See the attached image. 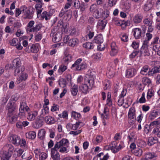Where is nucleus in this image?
Returning a JSON list of instances; mask_svg holds the SVG:
<instances>
[{"mask_svg": "<svg viewBox=\"0 0 160 160\" xmlns=\"http://www.w3.org/2000/svg\"><path fill=\"white\" fill-rule=\"evenodd\" d=\"M64 41V43H66L68 42L69 45L73 47L78 45L79 42V40L76 38L70 39L68 35H67L65 37Z\"/></svg>", "mask_w": 160, "mask_h": 160, "instance_id": "20e7f679", "label": "nucleus"}, {"mask_svg": "<svg viewBox=\"0 0 160 160\" xmlns=\"http://www.w3.org/2000/svg\"><path fill=\"white\" fill-rule=\"evenodd\" d=\"M136 70L133 68L127 69L126 72V76L127 78H131L134 76L136 73Z\"/></svg>", "mask_w": 160, "mask_h": 160, "instance_id": "f8f14e48", "label": "nucleus"}, {"mask_svg": "<svg viewBox=\"0 0 160 160\" xmlns=\"http://www.w3.org/2000/svg\"><path fill=\"white\" fill-rule=\"evenodd\" d=\"M121 39L122 41L127 42L128 40V36L126 35V34H124L122 35L121 38Z\"/></svg>", "mask_w": 160, "mask_h": 160, "instance_id": "774afa93", "label": "nucleus"}, {"mask_svg": "<svg viewBox=\"0 0 160 160\" xmlns=\"http://www.w3.org/2000/svg\"><path fill=\"white\" fill-rule=\"evenodd\" d=\"M12 155V153L9 152L4 153L2 157V160H9Z\"/></svg>", "mask_w": 160, "mask_h": 160, "instance_id": "c85d7f7f", "label": "nucleus"}, {"mask_svg": "<svg viewBox=\"0 0 160 160\" xmlns=\"http://www.w3.org/2000/svg\"><path fill=\"white\" fill-rule=\"evenodd\" d=\"M124 102V98L119 97V98L118 101V105L119 106H122Z\"/></svg>", "mask_w": 160, "mask_h": 160, "instance_id": "bf43d9fd", "label": "nucleus"}, {"mask_svg": "<svg viewBox=\"0 0 160 160\" xmlns=\"http://www.w3.org/2000/svg\"><path fill=\"white\" fill-rule=\"evenodd\" d=\"M81 3L78 0H75L74 2V7L77 9H79Z\"/></svg>", "mask_w": 160, "mask_h": 160, "instance_id": "5fc2aeb1", "label": "nucleus"}, {"mask_svg": "<svg viewBox=\"0 0 160 160\" xmlns=\"http://www.w3.org/2000/svg\"><path fill=\"white\" fill-rule=\"evenodd\" d=\"M26 105L27 104L25 102H22L20 103L19 112L18 114L19 116H21L22 117H24L25 116L26 113L24 112V108Z\"/></svg>", "mask_w": 160, "mask_h": 160, "instance_id": "9b49d317", "label": "nucleus"}, {"mask_svg": "<svg viewBox=\"0 0 160 160\" xmlns=\"http://www.w3.org/2000/svg\"><path fill=\"white\" fill-rule=\"evenodd\" d=\"M154 95V91L152 89H149L147 94V98L148 99H150Z\"/></svg>", "mask_w": 160, "mask_h": 160, "instance_id": "de8ad7c7", "label": "nucleus"}, {"mask_svg": "<svg viewBox=\"0 0 160 160\" xmlns=\"http://www.w3.org/2000/svg\"><path fill=\"white\" fill-rule=\"evenodd\" d=\"M18 115V113L7 114V120L10 123H14L17 121Z\"/></svg>", "mask_w": 160, "mask_h": 160, "instance_id": "39448f33", "label": "nucleus"}, {"mask_svg": "<svg viewBox=\"0 0 160 160\" xmlns=\"http://www.w3.org/2000/svg\"><path fill=\"white\" fill-rule=\"evenodd\" d=\"M27 78L28 74L26 72H23L22 73H21L18 79V83H19L22 81H25L27 79Z\"/></svg>", "mask_w": 160, "mask_h": 160, "instance_id": "393cba45", "label": "nucleus"}, {"mask_svg": "<svg viewBox=\"0 0 160 160\" xmlns=\"http://www.w3.org/2000/svg\"><path fill=\"white\" fill-rule=\"evenodd\" d=\"M143 18V16L141 14H137L134 17L133 20L135 23H140Z\"/></svg>", "mask_w": 160, "mask_h": 160, "instance_id": "b1692460", "label": "nucleus"}, {"mask_svg": "<svg viewBox=\"0 0 160 160\" xmlns=\"http://www.w3.org/2000/svg\"><path fill=\"white\" fill-rule=\"evenodd\" d=\"M36 136V133L34 131L29 132L26 134V137L30 139H34Z\"/></svg>", "mask_w": 160, "mask_h": 160, "instance_id": "a878e982", "label": "nucleus"}, {"mask_svg": "<svg viewBox=\"0 0 160 160\" xmlns=\"http://www.w3.org/2000/svg\"><path fill=\"white\" fill-rule=\"evenodd\" d=\"M112 146L110 145V148L112 152L114 153L118 152L120 149V148L117 147V142L116 141H113L112 143Z\"/></svg>", "mask_w": 160, "mask_h": 160, "instance_id": "6ab92c4d", "label": "nucleus"}, {"mask_svg": "<svg viewBox=\"0 0 160 160\" xmlns=\"http://www.w3.org/2000/svg\"><path fill=\"white\" fill-rule=\"evenodd\" d=\"M6 110L7 111V114L18 113V107L15 101L10 99L6 107Z\"/></svg>", "mask_w": 160, "mask_h": 160, "instance_id": "f03ea898", "label": "nucleus"}, {"mask_svg": "<svg viewBox=\"0 0 160 160\" xmlns=\"http://www.w3.org/2000/svg\"><path fill=\"white\" fill-rule=\"evenodd\" d=\"M78 86L77 85H74L71 89V92L72 94L74 96H76L78 92Z\"/></svg>", "mask_w": 160, "mask_h": 160, "instance_id": "c756f323", "label": "nucleus"}, {"mask_svg": "<svg viewBox=\"0 0 160 160\" xmlns=\"http://www.w3.org/2000/svg\"><path fill=\"white\" fill-rule=\"evenodd\" d=\"M158 73H160V66H156L153 68L151 71L148 72V75L153 76Z\"/></svg>", "mask_w": 160, "mask_h": 160, "instance_id": "ddd939ff", "label": "nucleus"}, {"mask_svg": "<svg viewBox=\"0 0 160 160\" xmlns=\"http://www.w3.org/2000/svg\"><path fill=\"white\" fill-rule=\"evenodd\" d=\"M117 2V0H108V4L110 7H112L115 5Z\"/></svg>", "mask_w": 160, "mask_h": 160, "instance_id": "4d7b16f0", "label": "nucleus"}, {"mask_svg": "<svg viewBox=\"0 0 160 160\" xmlns=\"http://www.w3.org/2000/svg\"><path fill=\"white\" fill-rule=\"evenodd\" d=\"M111 50L110 52V54L112 56L115 55L118 52V48L116 46L115 42H112L111 45Z\"/></svg>", "mask_w": 160, "mask_h": 160, "instance_id": "4468645a", "label": "nucleus"}, {"mask_svg": "<svg viewBox=\"0 0 160 160\" xmlns=\"http://www.w3.org/2000/svg\"><path fill=\"white\" fill-rule=\"evenodd\" d=\"M42 35L41 33H38L35 36V40L37 42L40 41L42 38Z\"/></svg>", "mask_w": 160, "mask_h": 160, "instance_id": "0e129e2a", "label": "nucleus"}, {"mask_svg": "<svg viewBox=\"0 0 160 160\" xmlns=\"http://www.w3.org/2000/svg\"><path fill=\"white\" fill-rule=\"evenodd\" d=\"M42 27V25L41 24H38L34 26L33 27L31 28H27V30L28 32H37L39 31Z\"/></svg>", "mask_w": 160, "mask_h": 160, "instance_id": "f3484780", "label": "nucleus"}, {"mask_svg": "<svg viewBox=\"0 0 160 160\" xmlns=\"http://www.w3.org/2000/svg\"><path fill=\"white\" fill-rule=\"evenodd\" d=\"M28 118L31 121L33 120L38 115V112L36 111L32 112H28Z\"/></svg>", "mask_w": 160, "mask_h": 160, "instance_id": "5701e85b", "label": "nucleus"}, {"mask_svg": "<svg viewBox=\"0 0 160 160\" xmlns=\"http://www.w3.org/2000/svg\"><path fill=\"white\" fill-rule=\"evenodd\" d=\"M146 35L147 37V40H145L144 41H148H148H149L152 38V34H151L149 32H147L146 33Z\"/></svg>", "mask_w": 160, "mask_h": 160, "instance_id": "e2e57ef3", "label": "nucleus"}, {"mask_svg": "<svg viewBox=\"0 0 160 160\" xmlns=\"http://www.w3.org/2000/svg\"><path fill=\"white\" fill-rule=\"evenodd\" d=\"M47 157L46 153L42 152L39 155V159L40 160H44L47 158Z\"/></svg>", "mask_w": 160, "mask_h": 160, "instance_id": "6e6d98bb", "label": "nucleus"}, {"mask_svg": "<svg viewBox=\"0 0 160 160\" xmlns=\"http://www.w3.org/2000/svg\"><path fill=\"white\" fill-rule=\"evenodd\" d=\"M145 158L142 160H151L152 158H153L156 157L155 154L153 153L150 152H148L145 155Z\"/></svg>", "mask_w": 160, "mask_h": 160, "instance_id": "bb28decb", "label": "nucleus"}, {"mask_svg": "<svg viewBox=\"0 0 160 160\" xmlns=\"http://www.w3.org/2000/svg\"><path fill=\"white\" fill-rule=\"evenodd\" d=\"M46 131L44 130H41L38 133V137L41 140H44L45 138Z\"/></svg>", "mask_w": 160, "mask_h": 160, "instance_id": "72a5a7b5", "label": "nucleus"}, {"mask_svg": "<svg viewBox=\"0 0 160 160\" xmlns=\"http://www.w3.org/2000/svg\"><path fill=\"white\" fill-rule=\"evenodd\" d=\"M128 118L132 120V122L135 120V109L134 107H131L129 110L128 113Z\"/></svg>", "mask_w": 160, "mask_h": 160, "instance_id": "1a4fd4ad", "label": "nucleus"}, {"mask_svg": "<svg viewBox=\"0 0 160 160\" xmlns=\"http://www.w3.org/2000/svg\"><path fill=\"white\" fill-rule=\"evenodd\" d=\"M51 157L53 160H60V155L58 152H57V153L55 155L52 156Z\"/></svg>", "mask_w": 160, "mask_h": 160, "instance_id": "052dcab7", "label": "nucleus"}, {"mask_svg": "<svg viewBox=\"0 0 160 160\" xmlns=\"http://www.w3.org/2000/svg\"><path fill=\"white\" fill-rule=\"evenodd\" d=\"M95 77L93 75H88L85 79L86 84H82L79 87V90L84 94L87 93L89 89H91L93 87Z\"/></svg>", "mask_w": 160, "mask_h": 160, "instance_id": "f257e3e1", "label": "nucleus"}, {"mask_svg": "<svg viewBox=\"0 0 160 160\" xmlns=\"http://www.w3.org/2000/svg\"><path fill=\"white\" fill-rule=\"evenodd\" d=\"M9 141L13 144L18 146L20 144L21 140L18 135L11 134L9 137Z\"/></svg>", "mask_w": 160, "mask_h": 160, "instance_id": "423d86ee", "label": "nucleus"}, {"mask_svg": "<svg viewBox=\"0 0 160 160\" xmlns=\"http://www.w3.org/2000/svg\"><path fill=\"white\" fill-rule=\"evenodd\" d=\"M143 22L144 24L148 26L152 25V21L148 18L145 19L143 21Z\"/></svg>", "mask_w": 160, "mask_h": 160, "instance_id": "09e8293b", "label": "nucleus"}, {"mask_svg": "<svg viewBox=\"0 0 160 160\" xmlns=\"http://www.w3.org/2000/svg\"><path fill=\"white\" fill-rule=\"evenodd\" d=\"M86 8V4L84 2H81L80 6L79 9L82 12H83L85 11Z\"/></svg>", "mask_w": 160, "mask_h": 160, "instance_id": "338daca9", "label": "nucleus"}, {"mask_svg": "<svg viewBox=\"0 0 160 160\" xmlns=\"http://www.w3.org/2000/svg\"><path fill=\"white\" fill-rule=\"evenodd\" d=\"M81 123H82V126L84 125V124L82 122H77L76 123L72 124V129L73 130H76L78 128L79 126L80 125Z\"/></svg>", "mask_w": 160, "mask_h": 160, "instance_id": "e433bc0d", "label": "nucleus"}, {"mask_svg": "<svg viewBox=\"0 0 160 160\" xmlns=\"http://www.w3.org/2000/svg\"><path fill=\"white\" fill-rule=\"evenodd\" d=\"M82 61V59L81 58L78 59L73 64L71 67V68H75V70H76L79 66V64Z\"/></svg>", "mask_w": 160, "mask_h": 160, "instance_id": "a19ab883", "label": "nucleus"}, {"mask_svg": "<svg viewBox=\"0 0 160 160\" xmlns=\"http://www.w3.org/2000/svg\"><path fill=\"white\" fill-rule=\"evenodd\" d=\"M10 43V44L13 46H16L19 42L17 39L16 38H13L12 40L11 41L9 42Z\"/></svg>", "mask_w": 160, "mask_h": 160, "instance_id": "603ef678", "label": "nucleus"}, {"mask_svg": "<svg viewBox=\"0 0 160 160\" xmlns=\"http://www.w3.org/2000/svg\"><path fill=\"white\" fill-rule=\"evenodd\" d=\"M148 41H144L142 45L141 48V49L143 50V51L146 50L148 49Z\"/></svg>", "mask_w": 160, "mask_h": 160, "instance_id": "8fccbe9b", "label": "nucleus"}, {"mask_svg": "<svg viewBox=\"0 0 160 160\" xmlns=\"http://www.w3.org/2000/svg\"><path fill=\"white\" fill-rule=\"evenodd\" d=\"M133 32V35L136 39H138L141 38L144 35V32H143L141 29L139 28H136L132 30Z\"/></svg>", "mask_w": 160, "mask_h": 160, "instance_id": "0eeeda50", "label": "nucleus"}, {"mask_svg": "<svg viewBox=\"0 0 160 160\" xmlns=\"http://www.w3.org/2000/svg\"><path fill=\"white\" fill-rule=\"evenodd\" d=\"M45 120L46 123L48 125L54 124L56 122L54 118L51 116H46L45 118Z\"/></svg>", "mask_w": 160, "mask_h": 160, "instance_id": "2eb2a0df", "label": "nucleus"}, {"mask_svg": "<svg viewBox=\"0 0 160 160\" xmlns=\"http://www.w3.org/2000/svg\"><path fill=\"white\" fill-rule=\"evenodd\" d=\"M160 112L158 110H154L151 112L149 118L150 119L152 120L156 117H160Z\"/></svg>", "mask_w": 160, "mask_h": 160, "instance_id": "dca6fc26", "label": "nucleus"}, {"mask_svg": "<svg viewBox=\"0 0 160 160\" xmlns=\"http://www.w3.org/2000/svg\"><path fill=\"white\" fill-rule=\"evenodd\" d=\"M68 114L67 111H63L62 113L59 114L58 116L60 118H68Z\"/></svg>", "mask_w": 160, "mask_h": 160, "instance_id": "3c124183", "label": "nucleus"}, {"mask_svg": "<svg viewBox=\"0 0 160 160\" xmlns=\"http://www.w3.org/2000/svg\"><path fill=\"white\" fill-rule=\"evenodd\" d=\"M43 117L41 116H38L36 120L34 127L37 128L41 127L43 125Z\"/></svg>", "mask_w": 160, "mask_h": 160, "instance_id": "6e6552de", "label": "nucleus"}, {"mask_svg": "<svg viewBox=\"0 0 160 160\" xmlns=\"http://www.w3.org/2000/svg\"><path fill=\"white\" fill-rule=\"evenodd\" d=\"M149 69L148 66H145L140 71V73L141 74L143 75H145L147 74L148 73V72L151 70H149L148 72Z\"/></svg>", "mask_w": 160, "mask_h": 160, "instance_id": "473e14b6", "label": "nucleus"}, {"mask_svg": "<svg viewBox=\"0 0 160 160\" xmlns=\"http://www.w3.org/2000/svg\"><path fill=\"white\" fill-rule=\"evenodd\" d=\"M67 69V67L64 64H62L60 66L58 70V72L60 74H62L64 71Z\"/></svg>", "mask_w": 160, "mask_h": 160, "instance_id": "4c0bfd02", "label": "nucleus"}, {"mask_svg": "<svg viewBox=\"0 0 160 160\" xmlns=\"http://www.w3.org/2000/svg\"><path fill=\"white\" fill-rule=\"evenodd\" d=\"M107 23V21L105 19H103L102 20H99L97 26V28L101 30H103Z\"/></svg>", "mask_w": 160, "mask_h": 160, "instance_id": "9d476101", "label": "nucleus"}, {"mask_svg": "<svg viewBox=\"0 0 160 160\" xmlns=\"http://www.w3.org/2000/svg\"><path fill=\"white\" fill-rule=\"evenodd\" d=\"M59 34V36H58V33H56L55 35L53 36V41H54L55 42H59V41L60 38L59 37H60V34Z\"/></svg>", "mask_w": 160, "mask_h": 160, "instance_id": "680f3d73", "label": "nucleus"}, {"mask_svg": "<svg viewBox=\"0 0 160 160\" xmlns=\"http://www.w3.org/2000/svg\"><path fill=\"white\" fill-rule=\"evenodd\" d=\"M139 52V51L134 50L129 55V57L130 58H134L138 54Z\"/></svg>", "mask_w": 160, "mask_h": 160, "instance_id": "864d4df0", "label": "nucleus"}, {"mask_svg": "<svg viewBox=\"0 0 160 160\" xmlns=\"http://www.w3.org/2000/svg\"><path fill=\"white\" fill-rule=\"evenodd\" d=\"M68 143V141L67 139L63 138L59 142H57L55 144V148L58 147L59 148L61 146L67 145Z\"/></svg>", "mask_w": 160, "mask_h": 160, "instance_id": "a211bd4d", "label": "nucleus"}, {"mask_svg": "<svg viewBox=\"0 0 160 160\" xmlns=\"http://www.w3.org/2000/svg\"><path fill=\"white\" fill-rule=\"evenodd\" d=\"M158 139L156 137H150L148 140L147 144L149 146H151L158 142Z\"/></svg>", "mask_w": 160, "mask_h": 160, "instance_id": "4be33fe9", "label": "nucleus"}, {"mask_svg": "<svg viewBox=\"0 0 160 160\" xmlns=\"http://www.w3.org/2000/svg\"><path fill=\"white\" fill-rule=\"evenodd\" d=\"M153 6V4L151 1L149 2L144 5V11H148L150 10Z\"/></svg>", "mask_w": 160, "mask_h": 160, "instance_id": "7c9ffc66", "label": "nucleus"}, {"mask_svg": "<svg viewBox=\"0 0 160 160\" xmlns=\"http://www.w3.org/2000/svg\"><path fill=\"white\" fill-rule=\"evenodd\" d=\"M132 47L135 49H137L139 47V43L138 42L133 41L132 44Z\"/></svg>", "mask_w": 160, "mask_h": 160, "instance_id": "13d9d810", "label": "nucleus"}, {"mask_svg": "<svg viewBox=\"0 0 160 160\" xmlns=\"http://www.w3.org/2000/svg\"><path fill=\"white\" fill-rule=\"evenodd\" d=\"M39 50L38 46L36 45L33 44L30 46V51L34 53H37Z\"/></svg>", "mask_w": 160, "mask_h": 160, "instance_id": "79ce46f5", "label": "nucleus"}, {"mask_svg": "<svg viewBox=\"0 0 160 160\" xmlns=\"http://www.w3.org/2000/svg\"><path fill=\"white\" fill-rule=\"evenodd\" d=\"M83 48L87 49H93L94 48V43L89 42H87L83 45Z\"/></svg>", "mask_w": 160, "mask_h": 160, "instance_id": "cd10ccee", "label": "nucleus"}, {"mask_svg": "<svg viewBox=\"0 0 160 160\" xmlns=\"http://www.w3.org/2000/svg\"><path fill=\"white\" fill-rule=\"evenodd\" d=\"M71 116L72 117L74 118L75 119L77 120L79 118H81V115L80 113L74 111L72 112L71 113Z\"/></svg>", "mask_w": 160, "mask_h": 160, "instance_id": "2f4dec72", "label": "nucleus"}, {"mask_svg": "<svg viewBox=\"0 0 160 160\" xmlns=\"http://www.w3.org/2000/svg\"><path fill=\"white\" fill-rule=\"evenodd\" d=\"M13 63L15 64V68H19L22 66L21 60L18 58L14 59L13 61Z\"/></svg>", "mask_w": 160, "mask_h": 160, "instance_id": "c9c22d12", "label": "nucleus"}, {"mask_svg": "<svg viewBox=\"0 0 160 160\" xmlns=\"http://www.w3.org/2000/svg\"><path fill=\"white\" fill-rule=\"evenodd\" d=\"M93 42L98 44H101L103 42V38L101 34L95 36Z\"/></svg>", "mask_w": 160, "mask_h": 160, "instance_id": "412c9836", "label": "nucleus"}, {"mask_svg": "<svg viewBox=\"0 0 160 160\" xmlns=\"http://www.w3.org/2000/svg\"><path fill=\"white\" fill-rule=\"evenodd\" d=\"M142 82L143 84L145 85H149L151 82L150 79L145 77L142 78Z\"/></svg>", "mask_w": 160, "mask_h": 160, "instance_id": "a18cd8bd", "label": "nucleus"}, {"mask_svg": "<svg viewBox=\"0 0 160 160\" xmlns=\"http://www.w3.org/2000/svg\"><path fill=\"white\" fill-rule=\"evenodd\" d=\"M66 81L65 79L61 78L60 79L59 82V84L61 87L64 88L66 85Z\"/></svg>", "mask_w": 160, "mask_h": 160, "instance_id": "49530a36", "label": "nucleus"}, {"mask_svg": "<svg viewBox=\"0 0 160 160\" xmlns=\"http://www.w3.org/2000/svg\"><path fill=\"white\" fill-rule=\"evenodd\" d=\"M142 150L140 148H136L134 152V154L137 156H140L142 154Z\"/></svg>", "mask_w": 160, "mask_h": 160, "instance_id": "c03bdc74", "label": "nucleus"}, {"mask_svg": "<svg viewBox=\"0 0 160 160\" xmlns=\"http://www.w3.org/2000/svg\"><path fill=\"white\" fill-rule=\"evenodd\" d=\"M63 60L66 64H68L69 62H70L72 60L71 55L68 54L63 58Z\"/></svg>", "mask_w": 160, "mask_h": 160, "instance_id": "37998d69", "label": "nucleus"}, {"mask_svg": "<svg viewBox=\"0 0 160 160\" xmlns=\"http://www.w3.org/2000/svg\"><path fill=\"white\" fill-rule=\"evenodd\" d=\"M25 67L24 66H22L21 67L19 68H15V69L14 71V74L15 76H16L18 74H20L21 73L24 72L25 70Z\"/></svg>", "mask_w": 160, "mask_h": 160, "instance_id": "aec40b11", "label": "nucleus"}, {"mask_svg": "<svg viewBox=\"0 0 160 160\" xmlns=\"http://www.w3.org/2000/svg\"><path fill=\"white\" fill-rule=\"evenodd\" d=\"M87 68V65L85 62H83L79 65L78 68L76 70L77 71L82 70Z\"/></svg>", "mask_w": 160, "mask_h": 160, "instance_id": "58836bf2", "label": "nucleus"}, {"mask_svg": "<svg viewBox=\"0 0 160 160\" xmlns=\"http://www.w3.org/2000/svg\"><path fill=\"white\" fill-rule=\"evenodd\" d=\"M21 9H22V13H24V15L25 16L24 18L31 19L32 18L35 10L33 8L29 7L27 8L24 5L22 6Z\"/></svg>", "mask_w": 160, "mask_h": 160, "instance_id": "7ed1b4c3", "label": "nucleus"}, {"mask_svg": "<svg viewBox=\"0 0 160 160\" xmlns=\"http://www.w3.org/2000/svg\"><path fill=\"white\" fill-rule=\"evenodd\" d=\"M50 13L44 11L41 14V17L43 19L45 18L46 20L50 19Z\"/></svg>", "mask_w": 160, "mask_h": 160, "instance_id": "ea45409f", "label": "nucleus"}, {"mask_svg": "<svg viewBox=\"0 0 160 160\" xmlns=\"http://www.w3.org/2000/svg\"><path fill=\"white\" fill-rule=\"evenodd\" d=\"M82 132V130H78L76 131H71L70 132V134H73L74 136H76L78 134L81 133Z\"/></svg>", "mask_w": 160, "mask_h": 160, "instance_id": "69168bd1", "label": "nucleus"}, {"mask_svg": "<svg viewBox=\"0 0 160 160\" xmlns=\"http://www.w3.org/2000/svg\"><path fill=\"white\" fill-rule=\"evenodd\" d=\"M152 132L160 138V127L159 126L155 127L154 129H153Z\"/></svg>", "mask_w": 160, "mask_h": 160, "instance_id": "f704fd0d", "label": "nucleus"}]
</instances>
